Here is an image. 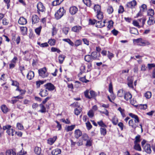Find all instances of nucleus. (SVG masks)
<instances>
[{"instance_id": "1", "label": "nucleus", "mask_w": 155, "mask_h": 155, "mask_svg": "<svg viewBox=\"0 0 155 155\" xmlns=\"http://www.w3.org/2000/svg\"><path fill=\"white\" fill-rule=\"evenodd\" d=\"M128 115L132 118L134 119V120L131 119L129 121V126L135 130L136 128L138 127V124L140 122L139 117L137 115L132 113H129Z\"/></svg>"}, {"instance_id": "2", "label": "nucleus", "mask_w": 155, "mask_h": 155, "mask_svg": "<svg viewBox=\"0 0 155 155\" xmlns=\"http://www.w3.org/2000/svg\"><path fill=\"white\" fill-rule=\"evenodd\" d=\"M65 13V11L63 8H60L55 14V17L57 19L61 18Z\"/></svg>"}, {"instance_id": "3", "label": "nucleus", "mask_w": 155, "mask_h": 155, "mask_svg": "<svg viewBox=\"0 0 155 155\" xmlns=\"http://www.w3.org/2000/svg\"><path fill=\"white\" fill-rule=\"evenodd\" d=\"M11 126L9 125H6L4 126L3 127V130H7V133L10 136H14L13 132L15 131L12 129L11 128Z\"/></svg>"}, {"instance_id": "4", "label": "nucleus", "mask_w": 155, "mask_h": 155, "mask_svg": "<svg viewBox=\"0 0 155 155\" xmlns=\"http://www.w3.org/2000/svg\"><path fill=\"white\" fill-rule=\"evenodd\" d=\"M38 73L39 76L42 78L46 77L48 75V73L47 72L45 68L39 69L38 70Z\"/></svg>"}, {"instance_id": "5", "label": "nucleus", "mask_w": 155, "mask_h": 155, "mask_svg": "<svg viewBox=\"0 0 155 155\" xmlns=\"http://www.w3.org/2000/svg\"><path fill=\"white\" fill-rule=\"evenodd\" d=\"M137 4V3L136 0H133L132 1L128 2L126 4V6L127 7L132 9L135 8Z\"/></svg>"}, {"instance_id": "6", "label": "nucleus", "mask_w": 155, "mask_h": 155, "mask_svg": "<svg viewBox=\"0 0 155 155\" xmlns=\"http://www.w3.org/2000/svg\"><path fill=\"white\" fill-rule=\"evenodd\" d=\"M46 89L49 91H52L55 89V87L52 84L50 83H48L44 85Z\"/></svg>"}, {"instance_id": "7", "label": "nucleus", "mask_w": 155, "mask_h": 155, "mask_svg": "<svg viewBox=\"0 0 155 155\" xmlns=\"http://www.w3.org/2000/svg\"><path fill=\"white\" fill-rule=\"evenodd\" d=\"M37 8L38 12L40 11L42 12L45 10V7L44 6L42 3L41 2L38 3L37 5Z\"/></svg>"}, {"instance_id": "8", "label": "nucleus", "mask_w": 155, "mask_h": 155, "mask_svg": "<svg viewBox=\"0 0 155 155\" xmlns=\"http://www.w3.org/2000/svg\"><path fill=\"white\" fill-rule=\"evenodd\" d=\"M78 11V8L74 6L70 7L69 9L70 12L72 15L76 14Z\"/></svg>"}, {"instance_id": "9", "label": "nucleus", "mask_w": 155, "mask_h": 155, "mask_svg": "<svg viewBox=\"0 0 155 155\" xmlns=\"http://www.w3.org/2000/svg\"><path fill=\"white\" fill-rule=\"evenodd\" d=\"M144 151L147 153L150 154L151 153V150L150 148V145L149 144H147L144 147Z\"/></svg>"}, {"instance_id": "10", "label": "nucleus", "mask_w": 155, "mask_h": 155, "mask_svg": "<svg viewBox=\"0 0 155 155\" xmlns=\"http://www.w3.org/2000/svg\"><path fill=\"white\" fill-rule=\"evenodd\" d=\"M1 109L4 114L7 113L9 110V109L5 104L2 105L1 106Z\"/></svg>"}, {"instance_id": "11", "label": "nucleus", "mask_w": 155, "mask_h": 155, "mask_svg": "<svg viewBox=\"0 0 155 155\" xmlns=\"http://www.w3.org/2000/svg\"><path fill=\"white\" fill-rule=\"evenodd\" d=\"M18 23L20 24L24 25L27 23V21L26 19L23 17H21L18 21Z\"/></svg>"}, {"instance_id": "12", "label": "nucleus", "mask_w": 155, "mask_h": 155, "mask_svg": "<svg viewBox=\"0 0 155 155\" xmlns=\"http://www.w3.org/2000/svg\"><path fill=\"white\" fill-rule=\"evenodd\" d=\"M32 24H35L38 23L39 20L38 17L36 15H33L32 16Z\"/></svg>"}, {"instance_id": "13", "label": "nucleus", "mask_w": 155, "mask_h": 155, "mask_svg": "<svg viewBox=\"0 0 155 155\" xmlns=\"http://www.w3.org/2000/svg\"><path fill=\"white\" fill-rule=\"evenodd\" d=\"M27 77L28 80H31L34 77V72L32 71H29L27 74Z\"/></svg>"}, {"instance_id": "14", "label": "nucleus", "mask_w": 155, "mask_h": 155, "mask_svg": "<svg viewBox=\"0 0 155 155\" xmlns=\"http://www.w3.org/2000/svg\"><path fill=\"white\" fill-rule=\"evenodd\" d=\"M82 135L81 132L79 130L77 129L75 130L74 131L75 137L78 139Z\"/></svg>"}, {"instance_id": "15", "label": "nucleus", "mask_w": 155, "mask_h": 155, "mask_svg": "<svg viewBox=\"0 0 155 155\" xmlns=\"http://www.w3.org/2000/svg\"><path fill=\"white\" fill-rule=\"evenodd\" d=\"M61 150L58 148H56L52 150L51 151V154L53 155H58L61 153Z\"/></svg>"}, {"instance_id": "16", "label": "nucleus", "mask_w": 155, "mask_h": 155, "mask_svg": "<svg viewBox=\"0 0 155 155\" xmlns=\"http://www.w3.org/2000/svg\"><path fill=\"white\" fill-rule=\"evenodd\" d=\"M132 97V96L131 94L129 92H127L124 94V98L127 101H128Z\"/></svg>"}, {"instance_id": "17", "label": "nucleus", "mask_w": 155, "mask_h": 155, "mask_svg": "<svg viewBox=\"0 0 155 155\" xmlns=\"http://www.w3.org/2000/svg\"><path fill=\"white\" fill-rule=\"evenodd\" d=\"M57 138V137L56 136L52 138H49L47 140L48 143L50 145H52L56 140Z\"/></svg>"}, {"instance_id": "18", "label": "nucleus", "mask_w": 155, "mask_h": 155, "mask_svg": "<svg viewBox=\"0 0 155 155\" xmlns=\"http://www.w3.org/2000/svg\"><path fill=\"white\" fill-rule=\"evenodd\" d=\"M150 43L144 40L141 38L140 43L138 44V45L141 46H144L146 45H150Z\"/></svg>"}, {"instance_id": "19", "label": "nucleus", "mask_w": 155, "mask_h": 155, "mask_svg": "<svg viewBox=\"0 0 155 155\" xmlns=\"http://www.w3.org/2000/svg\"><path fill=\"white\" fill-rule=\"evenodd\" d=\"M6 155H16V152L12 149H9L7 150Z\"/></svg>"}, {"instance_id": "20", "label": "nucleus", "mask_w": 155, "mask_h": 155, "mask_svg": "<svg viewBox=\"0 0 155 155\" xmlns=\"http://www.w3.org/2000/svg\"><path fill=\"white\" fill-rule=\"evenodd\" d=\"M134 148L135 150L140 151L142 149L139 143H134Z\"/></svg>"}, {"instance_id": "21", "label": "nucleus", "mask_w": 155, "mask_h": 155, "mask_svg": "<svg viewBox=\"0 0 155 155\" xmlns=\"http://www.w3.org/2000/svg\"><path fill=\"white\" fill-rule=\"evenodd\" d=\"M75 126L74 125L66 126L65 127V130L67 132L71 131L74 129Z\"/></svg>"}, {"instance_id": "22", "label": "nucleus", "mask_w": 155, "mask_h": 155, "mask_svg": "<svg viewBox=\"0 0 155 155\" xmlns=\"http://www.w3.org/2000/svg\"><path fill=\"white\" fill-rule=\"evenodd\" d=\"M81 27L80 26H74L72 28V31L74 32H78L81 29Z\"/></svg>"}, {"instance_id": "23", "label": "nucleus", "mask_w": 155, "mask_h": 155, "mask_svg": "<svg viewBox=\"0 0 155 155\" xmlns=\"http://www.w3.org/2000/svg\"><path fill=\"white\" fill-rule=\"evenodd\" d=\"M48 92L47 90H43L41 91L39 94L42 97H45L48 94Z\"/></svg>"}, {"instance_id": "24", "label": "nucleus", "mask_w": 155, "mask_h": 155, "mask_svg": "<svg viewBox=\"0 0 155 155\" xmlns=\"http://www.w3.org/2000/svg\"><path fill=\"white\" fill-rule=\"evenodd\" d=\"M140 138V136L139 135H137L135 137V140L134 141V143H139L141 140Z\"/></svg>"}, {"instance_id": "25", "label": "nucleus", "mask_w": 155, "mask_h": 155, "mask_svg": "<svg viewBox=\"0 0 155 155\" xmlns=\"http://www.w3.org/2000/svg\"><path fill=\"white\" fill-rule=\"evenodd\" d=\"M65 58V56L63 54H61L59 55L58 57V60L60 64H61L63 63Z\"/></svg>"}, {"instance_id": "26", "label": "nucleus", "mask_w": 155, "mask_h": 155, "mask_svg": "<svg viewBox=\"0 0 155 155\" xmlns=\"http://www.w3.org/2000/svg\"><path fill=\"white\" fill-rule=\"evenodd\" d=\"M125 92L123 89L119 90L117 92V96L118 97H121L124 95Z\"/></svg>"}, {"instance_id": "27", "label": "nucleus", "mask_w": 155, "mask_h": 155, "mask_svg": "<svg viewBox=\"0 0 155 155\" xmlns=\"http://www.w3.org/2000/svg\"><path fill=\"white\" fill-rule=\"evenodd\" d=\"M127 80L128 81L127 84L129 87H133L132 84L133 80L132 78L128 77L127 78Z\"/></svg>"}, {"instance_id": "28", "label": "nucleus", "mask_w": 155, "mask_h": 155, "mask_svg": "<svg viewBox=\"0 0 155 155\" xmlns=\"http://www.w3.org/2000/svg\"><path fill=\"white\" fill-rule=\"evenodd\" d=\"M82 110V109L81 107H78L74 110L75 114L77 115H79Z\"/></svg>"}, {"instance_id": "29", "label": "nucleus", "mask_w": 155, "mask_h": 155, "mask_svg": "<svg viewBox=\"0 0 155 155\" xmlns=\"http://www.w3.org/2000/svg\"><path fill=\"white\" fill-rule=\"evenodd\" d=\"M20 29L23 35H24L27 34V29L25 27H21Z\"/></svg>"}, {"instance_id": "30", "label": "nucleus", "mask_w": 155, "mask_h": 155, "mask_svg": "<svg viewBox=\"0 0 155 155\" xmlns=\"http://www.w3.org/2000/svg\"><path fill=\"white\" fill-rule=\"evenodd\" d=\"M92 59L91 56L90 55H86L84 57L85 60L87 62L91 61L92 60Z\"/></svg>"}, {"instance_id": "31", "label": "nucleus", "mask_w": 155, "mask_h": 155, "mask_svg": "<svg viewBox=\"0 0 155 155\" xmlns=\"http://www.w3.org/2000/svg\"><path fill=\"white\" fill-rule=\"evenodd\" d=\"M41 149L38 147H35L34 149L35 153L37 155H39L41 153Z\"/></svg>"}, {"instance_id": "32", "label": "nucleus", "mask_w": 155, "mask_h": 155, "mask_svg": "<svg viewBox=\"0 0 155 155\" xmlns=\"http://www.w3.org/2000/svg\"><path fill=\"white\" fill-rule=\"evenodd\" d=\"M147 6L146 5L143 4L140 7V12H144L147 10Z\"/></svg>"}, {"instance_id": "33", "label": "nucleus", "mask_w": 155, "mask_h": 155, "mask_svg": "<svg viewBox=\"0 0 155 155\" xmlns=\"http://www.w3.org/2000/svg\"><path fill=\"white\" fill-rule=\"evenodd\" d=\"M62 40L68 43L70 45L72 46H73L74 44L73 42H72L70 39L68 38L67 39H63Z\"/></svg>"}, {"instance_id": "34", "label": "nucleus", "mask_w": 155, "mask_h": 155, "mask_svg": "<svg viewBox=\"0 0 155 155\" xmlns=\"http://www.w3.org/2000/svg\"><path fill=\"white\" fill-rule=\"evenodd\" d=\"M94 10L97 13L101 11V6L100 5H95L94 7Z\"/></svg>"}, {"instance_id": "35", "label": "nucleus", "mask_w": 155, "mask_h": 155, "mask_svg": "<svg viewBox=\"0 0 155 155\" xmlns=\"http://www.w3.org/2000/svg\"><path fill=\"white\" fill-rule=\"evenodd\" d=\"M97 17L99 19H102L103 18V13L101 11L97 13Z\"/></svg>"}, {"instance_id": "36", "label": "nucleus", "mask_w": 155, "mask_h": 155, "mask_svg": "<svg viewBox=\"0 0 155 155\" xmlns=\"http://www.w3.org/2000/svg\"><path fill=\"white\" fill-rule=\"evenodd\" d=\"M118 110L120 112L123 117H124L126 116L125 114L124 113V109L121 108L120 107H119L118 108Z\"/></svg>"}, {"instance_id": "37", "label": "nucleus", "mask_w": 155, "mask_h": 155, "mask_svg": "<svg viewBox=\"0 0 155 155\" xmlns=\"http://www.w3.org/2000/svg\"><path fill=\"white\" fill-rule=\"evenodd\" d=\"M130 31L131 34L137 35L138 33L137 30L135 28H131Z\"/></svg>"}, {"instance_id": "38", "label": "nucleus", "mask_w": 155, "mask_h": 155, "mask_svg": "<svg viewBox=\"0 0 155 155\" xmlns=\"http://www.w3.org/2000/svg\"><path fill=\"white\" fill-rule=\"evenodd\" d=\"M40 106L41 107V110H39V112L42 113H44L46 112V108L42 104H40Z\"/></svg>"}, {"instance_id": "39", "label": "nucleus", "mask_w": 155, "mask_h": 155, "mask_svg": "<svg viewBox=\"0 0 155 155\" xmlns=\"http://www.w3.org/2000/svg\"><path fill=\"white\" fill-rule=\"evenodd\" d=\"M100 132L101 134L103 136L105 135L107 133V131L106 129L104 128H101Z\"/></svg>"}, {"instance_id": "40", "label": "nucleus", "mask_w": 155, "mask_h": 155, "mask_svg": "<svg viewBox=\"0 0 155 155\" xmlns=\"http://www.w3.org/2000/svg\"><path fill=\"white\" fill-rule=\"evenodd\" d=\"M97 52H93L91 53V56L92 59L94 60H96L97 58Z\"/></svg>"}, {"instance_id": "41", "label": "nucleus", "mask_w": 155, "mask_h": 155, "mask_svg": "<svg viewBox=\"0 0 155 155\" xmlns=\"http://www.w3.org/2000/svg\"><path fill=\"white\" fill-rule=\"evenodd\" d=\"M111 121L114 125H116L118 122V118L115 117H114L112 119Z\"/></svg>"}, {"instance_id": "42", "label": "nucleus", "mask_w": 155, "mask_h": 155, "mask_svg": "<svg viewBox=\"0 0 155 155\" xmlns=\"http://www.w3.org/2000/svg\"><path fill=\"white\" fill-rule=\"evenodd\" d=\"M151 93L150 91H147L144 94V96L147 99L150 98L151 96Z\"/></svg>"}, {"instance_id": "43", "label": "nucleus", "mask_w": 155, "mask_h": 155, "mask_svg": "<svg viewBox=\"0 0 155 155\" xmlns=\"http://www.w3.org/2000/svg\"><path fill=\"white\" fill-rule=\"evenodd\" d=\"M17 128L18 130H22L24 129V127L22 125L19 123H18L17 124Z\"/></svg>"}, {"instance_id": "44", "label": "nucleus", "mask_w": 155, "mask_h": 155, "mask_svg": "<svg viewBox=\"0 0 155 155\" xmlns=\"http://www.w3.org/2000/svg\"><path fill=\"white\" fill-rule=\"evenodd\" d=\"M83 2L87 6L90 7L91 5V1L90 0H83Z\"/></svg>"}, {"instance_id": "45", "label": "nucleus", "mask_w": 155, "mask_h": 155, "mask_svg": "<svg viewBox=\"0 0 155 155\" xmlns=\"http://www.w3.org/2000/svg\"><path fill=\"white\" fill-rule=\"evenodd\" d=\"M145 21L146 19L144 18L139 19L137 21H138L140 23H141V24H140V25H141L142 26H143L144 24Z\"/></svg>"}, {"instance_id": "46", "label": "nucleus", "mask_w": 155, "mask_h": 155, "mask_svg": "<svg viewBox=\"0 0 155 155\" xmlns=\"http://www.w3.org/2000/svg\"><path fill=\"white\" fill-rule=\"evenodd\" d=\"M98 124L101 127H107V126L104 123H103L102 120H101L97 122Z\"/></svg>"}, {"instance_id": "47", "label": "nucleus", "mask_w": 155, "mask_h": 155, "mask_svg": "<svg viewBox=\"0 0 155 155\" xmlns=\"http://www.w3.org/2000/svg\"><path fill=\"white\" fill-rule=\"evenodd\" d=\"M41 28L42 27L40 26L38 28H37L35 29V32L38 35H39L40 34Z\"/></svg>"}, {"instance_id": "48", "label": "nucleus", "mask_w": 155, "mask_h": 155, "mask_svg": "<svg viewBox=\"0 0 155 155\" xmlns=\"http://www.w3.org/2000/svg\"><path fill=\"white\" fill-rule=\"evenodd\" d=\"M147 14L150 16H153L154 14V10L152 9H149L148 11Z\"/></svg>"}, {"instance_id": "49", "label": "nucleus", "mask_w": 155, "mask_h": 155, "mask_svg": "<svg viewBox=\"0 0 155 155\" xmlns=\"http://www.w3.org/2000/svg\"><path fill=\"white\" fill-rule=\"evenodd\" d=\"M96 27L98 28H101L104 26V25H102V21H99L96 23Z\"/></svg>"}, {"instance_id": "50", "label": "nucleus", "mask_w": 155, "mask_h": 155, "mask_svg": "<svg viewBox=\"0 0 155 155\" xmlns=\"http://www.w3.org/2000/svg\"><path fill=\"white\" fill-rule=\"evenodd\" d=\"M45 81H39L36 82V85L38 88L40 87L41 84H42L44 83Z\"/></svg>"}, {"instance_id": "51", "label": "nucleus", "mask_w": 155, "mask_h": 155, "mask_svg": "<svg viewBox=\"0 0 155 155\" xmlns=\"http://www.w3.org/2000/svg\"><path fill=\"white\" fill-rule=\"evenodd\" d=\"M107 12L109 14L112 13L113 12V9L112 6H109L107 9Z\"/></svg>"}, {"instance_id": "52", "label": "nucleus", "mask_w": 155, "mask_h": 155, "mask_svg": "<svg viewBox=\"0 0 155 155\" xmlns=\"http://www.w3.org/2000/svg\"><path fill=\"white\" fill-rule=\"evenodd\" d=\"M38 44L42 48L47 47L48 46V45L47 42L41 44L40 42H38Z\"/></svg>"}, {"instance_id": "53", "label": "nucleus", "mask_w": 155, "mask_h": 155, "mask_svg": "<svg viewBox=\"0 0 155 155\" xmlns=\"http://www.w3.org/2000/svg\"><path fill=\"white\" fill-rule=\"evenodd\" d=\"M48 42L51 46L54 45L55 43V40L54 39H50Z\"/></svg>"}, {"instance_id": "54", "label": "nucleus", "mask_w": 155, "mask_h": 155, "mask_svg": "<svg viewBox=\"0 0 155 155\" xmlns=\"http://www.w3.org/2000/svg\"><path fill=\"white\" fill-rule=\"evenodd\" d=\"M133 24L135 26L137 27L138 28H140V26L139 24H141L140 23L138 22V21H134L133 22Z\"/></svg>"}, {"instance_id": "55", "label": "nucleus", "mask_w": 155, "mask_h": 155, "mask_svg": "<svg viewBox=\"0 0 155 155\" xmlns=\"http://www.w3.org/2000/svg\"><path fill=\"white\" fill-rule=\"evenodd\" d=\"M81 41L80 40H77L74 42V45L75 46L77 47L81 44Z\"/></svg>"}, {"instance_id": "56", "label": "nucleus", "mask_w": 155, "mask_h": 155, "mask_svg": "<svg viewBox=\"0 0 155 155\" xmlns=\"http://www.w3.org/2000/svg\"><path fill=\"white\" fill-rule=\"evenodd\" d=\"M90 99L92 98L95 97L96 96L95 92L93 91H90Z\"/></svg>"}, {"instance_id": "57", "label": "nucleus", "mask_w": 155, "mask_h": 155, "mask_svg": "<svg viewBox=\"0 0 155 155\" xmlns=\"http://www.w3.org/2000/svg\"><path fill=\"white\" fill-rule=\"evenodd\" d=\"M69 30V29L68 27L64 28L62 29L65 35H67L68 34Z\"/></svg>"}, {"instance_id": "58", "label": "nucleus", "mask_w": 155, "mask_h": 155, "mask_svg": "<svg viewBox=\"0 0 155 155\" xmlns=\"http://www.w3.org/2000/svg\"><path fill=\"white\" fill-rule=\"evenodd\" d=\"M124 11V7L121 6L120 5L119 6V8L118 10V12L119 13H122Z\"/></svg>"}, {"instance_id": "59", "label": "nucleus", "mask_w": 155, "mask_h": 155, "mask_svg": "<svg viewBox=\"0 0 155 155\" xmlns=\"http://www.w3.org/2000/svg\"><path fill=\"white\" fill-rule=\"evenodd\" d=\"M90 117H92L94 115V112L92 110H90L87 114Z\"/></svg>"}, {"instance_id": "60", "label": "nucleus", "mask_w": 155, "mask_h": 155, "mask_svg": "<svg viewBox=\"0 0 155 155\" xmlns=\"http://www.w3.org/2000/svg\"><path fill=\"white\" fill-rule=\"evenodd\" d=\"M98 111L101 114H104L107 116L109 115V112L108 111V110L106 109H105V111H102L101 110H98Z\"/></svg>"}, {"instance_id": "61", "label": "nucleus", "mask_w": 155, "mask_h": 155, "mask_svg": "<svg viewBox=\"0 0 155 155\" xmlns=\"http://www.w3.org/2000/svg\"><path fill=\"white\" fill-rule=\"evenodd\" d=\"M86 124L87 128L88 130L91 129L92 128V126L90 122H87L86 123Z\"/></svg>"}, {"instance_id": "62", "label": "nucleus", "mask_w": 155, "mask_h": 155, "mask_svg": "<svg viewBox=\"0 0 155 155\" xmlns=\"http://www.w3.org/2000/svg\"><path fill=\"white\" fill-rule=\"evenodd\" d=\"M26 153L27 152L26 151L25 152L24 150H22L20 152L17 153V155H24L26 154Z\"/></svg>"}, {"instance_id": "63", "label": "nucleus", "mask_w": 155, "mask_h": 155, "mask_svg": "<svg viewBox=\"0 0 155 155\" xmlns=\"http://www.w3.org/2000/svg\"><path fill=\"white\" fill-rule=\"evenodd\" d=\"M57 29L55 27L53 28L52 31V36H53L54 35H56L57 33Z\"/></svg>"}, {"instance_id": "64", "label": "nucleus", "mask_w": 155, "mask_h": 155, "mask_svg": "<svg viewBox=\"0 0 155 155\" xmlns=\"http://www.w3.org/2000/svg\"><path fill=\"white\" fill-rule=\"evenodd\" d=\"M82 137L83 140L86 141L89 139L88 135L86 134H83Z\"/></svg>"}]
</instances>
